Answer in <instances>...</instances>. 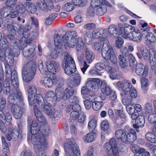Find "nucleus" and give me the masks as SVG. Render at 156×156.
I'll list each match as a JSON object with an SVG mask.
<instances>
[{"instance_id": "13", "label": "nucleus", "mask_w": 156, "mask_h": 156, "mask_svg": "<svg viewBox=\"0 0 156 156\" xmlns=\"http://www.w3.org/2000/svg\"><path fill=\"white\" fill-rule=\"evenodd\" d=\"M37 5L41 10L47 11L51 8L52 3L51 0H38Z\"/></svg>"}, {"instance_id": "44", "label": "nucleus", "mask_w": 156, "mask_h": 156, "mask_svg": "<svg viewBox=\"0 0 156 156\" xmlns=\"http://www.w3.org/2000/svg\"><path fill=\"white\" fill-rule=\"evenodd\" d=\"M7 6H5L0 9V16L5 18L8 17L9 14H7L8 8Z\"/></svg>"}, {"instance_id": "36", "label": "nucleus", "mask_w": 156, "mask_h": 156, "mask_svg": "<svg viewBox=\"0 0 156 156\" xmlns=\"http://www.w3.org/2000/svg\"><path fill=\"white\" fill-rule=\"evenodd\" d=\"M27 91L29 94L28 100L33 98L37 94V88L33 85L29 86L27 89Z\"/></svg>"}, {"instance_id": "20", "label": "nucleus", "mask_w": 156, "mask_h": 156, "mask_svg": "<svg viewBox=\"0 0 156 156\" xmlns=\"http://www.w3.org/2000/svg\"><path fill=\"white\" fill-rule=\"evenodd\" d=\"M35 47L27 45L24 47L23 50V56L27 58L33 57L35 54Z\"/></svg>"}, {"instance_id": "28", "label": "nucleus", "mask_w": 156, "mask_h": 156, "mask_svg": "<svg viewBox=\"0 0 156 156\" xmlns=\"http://www.w3.org/2000/svg\"><path fill=\"white\" fill-rule=\"evenodd\" d=\"M85 57L86 62L90 64L93 62L94 58V56L93 52L88 48L85 49Z\"/></svg>"}, {"instance_id": "40", "label": "nucleus", "mask_w": 156, "mask_h": 156, "mask_svg": "<svg viewBox=\"0 0 156 156\" xmlns=\"http://www.w3.org/2000/svg\"><path fill=\"white\" fill-rule=\"evenodd\" d=\"M94 100L93 97L92 96L87 97V98L84 102L85 106L86 109H89L91 108V104H92Z\"/></svg>"}, {"instance_id": "31", "label": "nucleus", "mask_w": 156, "mask_h": 156, "mask_svg": "<svg viewBox=\"0 0 156 156\" xmlns=\"http://www.w3.org/2000/svg\"><path fill=\"white\" fill-rule=\"evenodd\" d=\"M119 65L122 68L124 69L127 68L128 66L127 61L123 55H120L118 57Z\"/></svg>"}, {"instance_id": "23", "label": "nucleus", "mask_w": 156, "mask_h": 156, "mask_svg": "<svg viewBox=\"0 0 156 156\" xmlns=\"http://www.w3.org/2000/svg\"><path fill=\"white\" fill-rule=\"evenodd\" d=\"M104 30L102 29H95L92 32V38L94 39H98L100 38V40L102 38H105L107 39L106 36H105Z\"/></svg>"}, {"instance_id": "52", "label": "nucleus", "mask_w": 156, "mask_h": 156, "mask_svg": "<svg viewBox=\"0 0 156 156\" xmlns=\"http://www.w3.org/2000/svg\"><path fill=\"white\" fill-rule=\"evenodd\" d=\"M126 138V143L127 142L129 143H133L136 140V136L135 134H127Z\"/></svg>"}, {"instance_id": "57", "label": "nucleus", "mask_w": 156, "mask_h": 156, "mask_svg": "<svg viewBox=\"0 0 156 156\" xmlns=\"http://www.w3.org/2000/svg\"><path fill=\"white\" fill-rule=\"evenodd\" d=\"M123 40L121 37L117 38L115 41V44L116 46L118 48H120L123 44Z\"/></svg>"}, {"instance_id": "25", "label": "nucleus", "mask_w": 156, "mask_h": 156, "mask_svg": "<svg viewBox=\"0 0 156 156\" xmlns=\"http://www.w3.org/2000/svg\"><path fill=\"white\" fill-rule=\"evenodd\" d=\"M52 76L51 77V75H50L49 77H44L41 80L40 83L46 87H51L53 85L52 80L54 79V75Z\"/></svg>"}, {"instance_id": "35", "label": "nucleus", "mask_w": 156, "mask_h": 156, "mask_svg": "<svg viewBox=\"0 0 156 156\" xmlns=\"http://www.w3.org/2000/svg\"><path fill=\"white\" fill-rule=\"evenodd\" d=\"M96 137L95 133L94 132H90L85 135L83 139L86 142H90L94 140Z\"/></svg>"}, {"instance_id": "42", "label": "nucleus", "mask_w": 156, "mask_h": 156, "mask_svg": "<svg viewBox=\"0 0 156 156\" xmlns=\"http://www.w3.org/2000/svg\"><path fill=\"white\" fill-rule=\"evenodd\" d=\"M103 104L102 101H93L92 102V108L95 111L100 109L102 107Z\"/></svg>"}, {"instance_id": "16", "label": "nucleus", "mask_w": 156, "mask_h": 156, "mask_svg": "<svg viewBox=\"0 0 156 156\" xmlns=\"http://www.w3.org/2000/svg\"><path fill=\"white\" fill-rule=\"evenodd\" d=\"M117 86L121 89L126 94H129V91L132 87L131 83L127 80L118 82L117 83Z\"/></svg>"}, {"instance_id": "11", "label": "nucleus", "mask_w": 156, "mask_h": 156, "mask_svg": "<svg viewBox=\"0 0 156 156\" xmlns=\"http://www.w3.org/2000/svg\"><path fill=\"white\" fill-rule=\"evenodd\" d=\"M20 54L19 49H16L13 46H9L5 50L3 49L0 50V57L1 61H4L5 59V56L8 55L17 57Z\"/></svg>"}, {"instance_id": "54", "label": "nucleus", "mask_w": 156, "mask_h": 156, "mask_svg": "<svg viewBox=\"0 0 156 156\" xmlns=\"http://www.w3.org/2000/svg\"><path fill=\"white\" fill-rule=\"evenodd\" d=\"M153 110L152 104L151 103H147L145 105V112L150 113L152 112Z\"/></svg>"}, {"instance_id": "51", "label": "nucleus", "mask_w": 156, "mask_h": 156, "mask_svg": "<svg viewBox=\"0 0 156 156\" xmlns=\"http://www.w3.org/2000/svg\"><path fill=\"white\" fill-rule=\"evenodd\" d=\"M136 122L137 124H139L140 127L143 126L145 123L144 116L142 115H138V119L136 120Z\"/></svg>"}, {"instance_id": "7", "label": "nucleus", "mask_w": 156, "mask_h": 156, "mask_svg": "<svg viewBox=\"0 0 156 156\" xmlns=\"http://www.w3.org/2000/svg\"><path fill=\"white\" fill-rule=\"evenodd\" d=\"M36 72L35 65L32 61L29 62L24 66L22 70L23 78L28 82L34 78Z\"/></svg>"}, {"instance_id": "39", "label": "nucleus", "mask_w": 156, "mask_h": 156, "mask_svg": "<svg viewBox=\"0 0 156 156\" xmlns=\"http://www.w3.org/2000/svg\"><path fill=\"white\" fill-rule=\"evenodd\" d=\"M145 137L148 141L151 143H156V136L151 132H147L145 134Z\"/></svg>"}, {"instance_id": "63", "label": "nucleus", "mask_w": 156, "mask_h": 156, "mask_svg": "<svg viewBox=\"0 0 156 156\" xmlns=\"http://www.w3.org/2000/svg\"><path fill=\"white\" fill-rule=\"evenodd\" d=\"M109 124L108 121H103L101 124V128L104 131L107 130L109 128Z\"/></svg>"}, {"instance_id": "26", "label": "nucleus", "mask_w": 156, "mask_h": 156, "mask_svg": "<svg viewBox=\"0 0 156 156\" xmlns=\"http://www.w3.org/2000/svg\"><path fill=\"white\" fill-rule=\"evenodd\" d=\"M142 36L147 39V41L151 43L154 42L156 40V38L153 33L148 32V31L144 29L142 31Z\"/></svg>"}, {"instance_id": "59", "label": "nucleus", "mask_w": 156, "mask_h": 156, "mask_svg": "<svg viewBox=\"0 0 156 156\" xmlns=\"http://www.w3.org/2000/svg\"><path fill=\"white\" fill-rule=\"evenodd\" d=\"M9 42L5 38H3L2 41L0 42V45L2 47V48L0 49H3L4 50V49L6 48H7L8 47Z\"/></svg>"}, {"instance_id": "12", "label": "nucleus", "mask_w": 156, "mask_h": 156, "mask_svg": "<svg viewBox=\"0 0 156 156\" xmlns=\"http://www.w3.org/2000/svg\"><path fill=\"white\" fill-rule=\"evenodd\" d=\"M64 80L63 78L61 79L60 84L59 83L55 90L56 100L58 101L63 99L65 100L64 97L65 96L64 89L63 88V83Z\"/></svg>"}, {"instance_id": "49", "label": "nucleus", "mask_w": 156, "mask_h": 156, "mask_svg": "<svg viewBox=\"0 0 156 156\" xmlns=\"http://www.w3.org/2000/svg\"><path fill=\"white\" fill-rule=\"evenodd\" d=\"M95 14L94 7H93L91 5V2H90V6L87 9V15L88 16L92 17L94 16Z\"/></svg>"}, {"instance_id": "48", "label": "nucleus", "mask_w": 156, "mask_h": 156, "mask_svg": "<svg viewBox=\"0 0 156 156\" xmlns=\"http://www.w3.org/2000/svg\"><path fill=\"white\" fill-rule=\"evenodd\" d=\"M65 96L64 97L65 100H67L68 98H69L71 96L73 95L74 93V90L73 89H66L64 91Z\"/></svg>"}, {"instance_id": "2", "label": "nucleus", "mask_w": 156, "mask_h": 156, "mask_svg": "<svg viewBox=\"0 0 156 156\" xmlns=\"http://www.w3.org/2000/svg\"><path fill=\"white\" fill-rule=\"evenodd\" d=\"M22 92L16 90L14 93L9 95L8 98V101L12 104L11 111L13 117L16 119H20L22 116V112L20 104L23 101Z\"/></svg>"}, {"instance_id": "18", "label": "nucleus", "mask_w": 156, "mask_h": 156, "mask_svg": "<svg viewBox=\"0 0 156 156\" xmlns=\"http://www.w3.org/2000/svg\"><path fill=\"white\" fill-rule=\"evenodd\" d=\"M136 73L139 76H146L148 74V67L147 66H144L141 63H139L135 67Z\"/></svg>"}, {"instance_id": "24", "label": "nucleus", "mask_w": 156, "mask_h": 156, "mask_svg": "<svg viewBox=\"0 0 156 156\" xmlns=\"http://www.w3.org/2000/svg\"><path fill=\"white\" fill-rule=\"evenodd\" d=\"M115 135L116 138L124 143H126L127 135L126 132L122 129L117 130L115 133Z\"/></svg>"}, {"instance_id": "17", "label": "nucleus", "mask_w": 156, "mask_h": 156, "mask_svg": "<svg viewBox=\"0 0 156 156\" xmlns=\"http://www.w3.org/2000/svg\"><path fill=\"white\" fill-rule=\"evenodd\" d=\"M46 65L48 70L50 74V76L54 75L56 72V70L59 67V64L55 61L52 62L48 60L46 62Z\"/></svg>"}, {"instance_id": "38", "label": "nucleus", "mask_w": 156, "mask_h": 156, "mask_svg": "<svg viewBox=\"0 0 156 156\" xmlns=\"http://www.w3.org/2000/svg\"><path fill=\"white\" fill-rule=\"evenodd\" d=\"M77 59L79 62L81 64H82V63H84V66L83 67L81 68V69L83 74H84L85 71L87 68L89 67V65H88L87 64L86 61H84V57L83 55H79L78 56Z\"/></svg>"}, {"instance_id": "22", "label": "nucleus", "mask_w": 156, "mask_h": 156, "mask_svg": "<svg viewBox=\"0 0 156 156\" xmlns=\"http://www.w3.org/2000/svg\"><path fill=\"white\" fill-rule=\"evenodd\" d=\"M99 1V3L95 6H92L91 4V5L93 7H94L96 13L99 15L101 16L106 12L107 8L105 5L102 4L100 0Z\"/></svg>"}, {"instance_id": "56", "label": "nucleus", "mask_w": 156, "mask_h": 156, "mask_svg": "<svg viewBox=\"0 0 156 156\" xmlns=\"http://www.w3.org/2000/svg\"><path fill=\"white\" fill-rule=\"evenodd\" d=\"M81 0H72V2L74 5L79 6H83L86 4V1Z\"/></svg>"}, {"instance_id": "32", "label": "nucleus", "mask_w": 156, "mask_h": 156, "mask_svg": "<svg viewBox=\"0 0 156 156\" xmlns=\"http://www.w3.org/2000/svg\"><path fill=\"white\" fill-rule=\"evenodd\" d=\"M130 36H131V38H129V39L132 40L133 41L137 42H139L141 41L142 36L140 32L134 31L132 33Z\"/></svg>"}, {"instance_id": "8", "label": "nucleus", "mask_w": 156, "mask_h": 156, "mask_svg": "<svg viewBox=\"0 0 156 156\" xmlns=\"http://www.w3.org/2000/svg\"><path fill=\"white\" fill-rule=\"evenodd\" d=\"M62 66L64 68L65 73L68 75H70L75 72L74 61L71 56L67 53L65 55Z\"/></svg>"}, {"instance_id": "60", "label": "nucleus", "mask_w": 156, "mask_h": 156, "mask_svg": "<svg viewBox=\"0 0 156 156\" xmlns=\"http://www.w3.org/2000/svg\"><path fill=\"white\" fill-rule=\"evenodd\" d=\"M16 2L14 0H7L5 4L6 6L9 8H12L15 6L16 3Z\"/></svg>"}, {"instance_id": "62", "label": "nucleus", "mask_w": 156, "mask_h": 156, "mask_svg": "<svg viewBox=\"0 0 156 156\" xmlns=\"http://www.w3.org/2000/svg\"><path fill=\"white\" fill-rule=\"evenodd\" d=\"M54 41L55 46H58L61 42L59 35L58 34H55L54 36Z\"/></svg>"}, {"instance_id": "45", "label": "nucleus", "mask_w": 156, "mask_h": 156, "mask_svg": "<svg viewBox=\"0 0 156 156\" xmlns=\"http://www.w3.org/2000/svg\"><path fill=\"white\" fill-rule=\"evenodd\" d=\"M6 62L5 63V66H12L14 63V58L12 55H8L5 56Z\"/></svg>"}, {"instance_id": "1", "label": "nucleus", "mask_w": 156, "mask_h": 156, "mask_svg": "<svg viewBox=\"0 0 156 156\" xmlns=\"http://www.w3.org/2000/svg\"><path fill=\"white\" fill-rule=\"evenodd\" d=\"M31 120L30 118L28 119L29 126L27 139L34 145L35 150L37 151L41 148V145L45 147L47 144L44 135L40 133L41 127L40 123L37 122L36 121H33L31 124V121L29 122Z\"/></svg>"}, {"instance_id": "50", "label": "nucleus", "mask_w": 156, "mask_h": 156, "mask_svg": "<svg viewBox=\"0 0 156 156\" xmlns=\"http://www.w3.org/2000/svg\"><path fill=\"white\" fill-rule=\"evenodd\" d=\"M59 51L57 48L56 49H54L51 51L50 55L48 56V59H56L58 57V53Z\"/></svg>"}, {"instance_id": "9", "label": "nucleus", "mask_w": 156, "mask_h": 156, "mask_svg": "<svg viewBox=\"0 0 156 156\" xmlns=\"http://www.w3.org/2000/svg\"><path fill=\"white\" fill-rule=\"evenodd\" d=\"M103 149L107 154L105 156H119L116 140L114 138L111 139L108 142L105 143Z\"/></svg>"}, {"instance_id": "53", "label": "nucleus", "mask_w": 156, "mask_h": 156, "mask_svg": "<svg viewBox=\"0 0 156 156\" xmlns=\"http://www.w3.org/2000/svg\"><path fill=\"white\" fill-rule=\"evenodd\" d=\"M73 78V76H71L68 79L69 86V87L72 88L78 86Z\"/></svg>"}, {"instance_id": "34", "label": "nucleus", "mask_w": 156, "mask_h": 156, "mask_svg": "<svg viewBox=\"0 0 156 156\" xmlns=\"http://www.w3.org/2000/svg\"><path fill=\"white\" fill-rule=\"evenodd\" d=\"M101 91L103 94L107 96L109 95L111 92V89L110 87L107 86L105 83H102L101 84Z\"/></svg>"}, {"instance_id": "3", "label": "nucleus", "mask_w": 156, "mask_h": 156, "mask_svg": "<svg viewBox=\"0 0 156 156\" xmlns=\"http://www.w3.org/2000/svg\"><path fill=\"white\" fill-rule=\"evenodd\" d=\"M62 40L65 47L74 48L77 52H80L82 49L83 43L81 39L78 36L77 33L75 31H68L65 35L62 36Z\"/></svg>"}, {"instance_id": "27", "label": "nucleus", "mask_w": 156, "mask_h": 156, "mask_svg": "<svg viewBox=\"0 0 156 156\" xmlns=\"http://www.w3.org/2000/svg\"><path fill=\"white\" fill-rule=\"evenodd\" d=\"M11 83L12 85L15 88L18 87L19 85L18 75L16 71L13 70L12 73Z\"/></svg>"}, {"instance_id": "58", "label": "nucleus", "mask_w": 156, "mask_h": 156, "mask_svg": "<svg viewBox=\"0 0 156 156\" xmlns=\"http://www.w3.org/2000/svg\"><path fill=\"white\" fill-rule=\"evenodd\" d=\"M148 120L151 123H155L156 122V114L152 113L149 115Z\"/></svg>"}, {"instance_id": "19", "label": "nucleus", "mask_w": 156, "mask_h": 156, "mask_svg": "<svg viewBox=\"0 0 156 156\" xmlns=\"http://www.w3.org/2000/svg\"><path fill=\"white\" fill-rule=\"evenodd\" d=\"M99 83H100L99 79L91 78L89 79L86 83V86L90 90H97L99 88Z\"/></svg>"}, {"instance_id": "64", "label": "nucleus", "mask_w": 156, "mask_h": 156, "mask_svg": "<svg viewBox=\"0 0 156 156\" xmlns=\"http://www.w3.org/2000/svg\"><path fill=\"white\" fill-rule=\"evenodd\" d=\"M129 94L130 96L133 98H136L137 96V92L136 89L133 87H132L129 91Z\"/></svg>"}, {"instance_id": "47", "label": "nucleus", "mask_w": 156, "mask_h": 156, "mask_svg": "<svg viewBox=\"0 0 156 156\" xmlns=\"http://www.w3.org/2000/svg\"><path fill=\"white\" fill-rule=\"evenodd\" d=\"M7 29L9 32L13 35L16 34V30L17 29V27L15 26V24L14 25L11 24H8L7 26Z\"/></svg>"}, {"instance_id": "41", "label": "nucleus", "mask_w": 156, "mask_h": 156, "mask_svg": "<svg viewBox=\"0 0 156 156\" xmlns=\"http://www.w3.org/2000/svg\"><path fill=\"white\" fill-rule=\"evenodd\" d=\"M116 27L115 25H112L109 26L108 28V33L114 37L116 36L118 33Z\"/></svg>"}, {"instance_id": "10", "label": "nucleus", "mask_w": 156, "mask_h": 156, "mask_svg": "<svg viewBox=\"0 0 156 156\" xmlns=\"http://www.w3.org/2000/svg\"><path fill=\"white\" fill-rule=\"evenodd\" d=\"M101 41L103 42L102 55L103 58L106 60H109L110 56L113 54V51L112 47L110 45L108 40L105 38H102Z\"/></svg>"}, {"instance_id": "43", "label": "nucleus", "mask_w": 156, "mask_h": 156, "mask_svg": "<svg viewBox=\"0 0 156 156\" xmlns=\"http://www.w3.org/2000/svg\"><path fill=\"white\" fill-rule=\"evenodd\" d=\"M97 120L94 119H91L88 122V128L90 131H93L96 127Z\"/></svg>"}, {"instance_id": "6", "label": "nucleus", "mask_w": 156, "mask_h": 156, "mask_svg": "<svg viewBox=\"0 0 156 156\" xmlns=\"http://www.w3.org/2000/svg\"><path fill=\"white\" fill-rule=\"evenodd\" d=\"M66 156H80V152L78 149L74 139H68L67 142L64 144Z\"/></svg>"}, {"instance_id": "29", "label": "nucleus", "mask_w": 156, "mask_h": 156, "mask_svg": "<svg viewBox=\"0 0 156 156\" xmlns=\"http://www.w3.org/2000/svg\"><path fill=\"white\" fill-rule=\"evenodd\" d=\"M3 146V154L2 156H10L9 151V144L6 143L4 137L2 136L1 137Z\"/></svg>"}, {"instance_id": "37", "label": "nucleus", "mask_w": 156, "mask_h": 156, "mask_svg": "<svg viewBox=\"0 0 156 156\" xmlns=\"http://www.w3.org/2000/svg\"><path fill=\"white\" fill-rule=\"evenodd\" d=\"M26 6L28 8L27 11L32 14L35 13L37 11L36 6L30 2H27L25 3Z\"/></svg>"}, {"instance_id": "30", "label": "nucleus", "mask_w": 156, "mask_h": 156, "mask_svg": "<svg viewBox=\"0 0 156 156\" xmlns=\"http://www.w3.org/2000/svg\"><path fill=\"white\" fill-rule=\"evenodd\" d=\"M60 113L57 110L55 109H52V112L49 114L48 116L51 118L52 122L55 123L57 122L59 118Z\"/></svg>"}, {"instance_id": "5", "label": "nucleus", "mask_w": 156, "mask_h": 156, "mask_svg": "<svg viewBox=\"0 0 156 156\" xmlns=\"http://www.w3.org/2000/svg\"><path fill=\"white\" fill-rule=\"evenodd\" d=\"M141 53L146 60L150 59V62L152 69H154L156 66V52L154 49L152 48L149 51L147 48L143 45L141 46Z\"/></svg>"}, {"instance_id": "61", "label": "nucleus", "mask_w": 156, "mask_h": 156, "mask_svg": "<svg viewBox=\"0 0 156 156\" xmlns=\"http://www.w3.org/2000/svg\"><path fill=\"white\" fill-rule=\"evenodd\" d=\"M84 37L86 43L88 44H90L91 42V38L90 33L89 32L86 33L85 34Z\"/></svg>"}, {"instance_id": "33", "label": "nucleus", "mask_w": 156, "mask_h": 156, "mask_svg": "<svg viewBox=\"0 0 156 156\" xmlns=\"http://www.w3.org/2000/svg\"><path fill=\"white\" fill-rule=\"evenodd\" d=\"M51 106L47 104V103L45 102L44 104H41L40 108L45 114L48 116L52 110L51 109L50 107Z\"/></svg>"}, {"instance_id": "55", "label": "nucleus", "mask_w": 156, "mask_h": 156, "mask_svg": "<svg viewBox=\"0 0 156 156\" xmlns=\"http://www.w3.org/2000/svg\"><path fill=\"white\" fill-rule=\"evenodd\" d=\"M16 10L18 13L19 12L21 13H23L26 10L23 4L22 3H20L16 5Z\"/></svg>"}, {"instance_id": "4", "label": "nucleus", "mask_w": 156, "mask_h": 156, "mask_svg": "<svg viewBox=\"0 0 156 156\" xmlns=\"http://www.w3.org/2000/svg\"><path fill=\"white\" fill-rule=\"evenodd\" d=\"M30 105H34V111L35 115L37 119L40 122H43L44 121L45 118L41 114L40 111L38 110L37 105H40L42 104L45 103L42 96L40 94H37L33 98L28 100Z\"/></svg>"}, {"instance_id": "46", "label": "nucleus", "mask_w": 156, "mask_h": 156, "mask_svg": "<svg viewBox=\"0 0 156 156\" xmlns=\"http://www.w3.org/2000/svg\"><path fill=\"white\" fill-rule=\"evenodd\" d=\"M73 9V6L71 2L66 3L62 7V9L67 12H70Z\"/></svg>"}, {"instance_id": "14", "label": "nucleus", "mask_w": 156, "mask_h": 156, "mask_svg": "<svg viewBox=\"0 0 156 156\" xmlns=\"http://www.w3.org/2000/svg\"><path fill=\"white\" fill-rule=\"evenodd\" d=\"M9 126L8 130V133L6 135V138L8 141H10L11 139L13 140H17L19 137L20 134L18 130L14 129L13 126H11V124L9 123Z\"/></svg>"}, {"instance_id": "15", "label": "nucleus", "mask_w": 156, "mask_h": 156, "mask_svg": "<svg viewBox=\"0 0 156 156\" xmlns=\"http://www.w3.org/2000/svg\"><path fill=\"white\" fill-rule=\"evenodd\" d=\"M55 93L52 91H48L46 92L44 97V101L50 105H54L56 102Z\"/></svg>"}, {"instance_id": "21", "label": "nucleus", "mask_w": 156, "mask_h": 156, "mask_svg": "<svg viewBox=\"0 0 156 156\" xmlns=\"http://www.w3.org/2000/svg\"><path fill=\"white\" fill-rule=\"evenodd\" d=\"M132 27L129 25H125L124 27L121 31V36L125 39H129L131 38L132 33L131 30Z\"/></svg>"}]
</instances>
